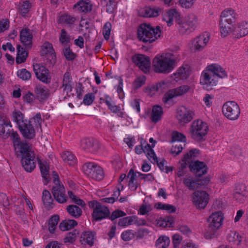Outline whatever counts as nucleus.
I'll use <instances>...</instances> for the list:
<instances>
[{"instance_id":"31","label":"nucleus","mask_w":248,"mask_h":248,"mask_svg":"<svg viewBox=\"0 0 248 248\" xmlns=\"http://www.w3.org/2000/svg\"><path fill=\"white\" fill-rule=\"evenodd\" d=\"M17 55L16 57V63L20 64L24 62L28 57V52L25 47H23L21 45H17Z\"/></svg>"},{"instance_id":"28","label":"nucleus","mask_w":248,"mask_h":248,"mask_svg":"<svg viewBox=\"0 0 248 248\" xmlns=\"http://www.w3.org/2000/svg\"><path fill=\"white\" fill-rule=\"evenodd\" d=\"M235 23H230L229 22H223L222 20H220V31L221 36L223 37L228 36L232 31H234V25Z\"/></svg>"},{"instance_id":"44","label":"nucleus","mask_w":248,"mask_h":248,"mask_svg":"<svg viewBox=\"0 0 248 248\" xmlns=\"http://www.w3.org/2000/svg\"><path fill=\"white\" fill-rule=\"evenodd\" d=\"M60 220V217L58 215H54L51 217L48 221V230L50 233H54L56 226Z\"/></svg>"},{"instance_id":"53","label":"nucleus","mask_w":248,"mask_h":248,"mask_svg":"<svg viewBox=\"0 0 248 248\" xmlns=\"http://www.w3.org/2000/svg\"><path fill=\"white\" fill-rule=\"evenodd\" d=\"M62 52L67 61H73L77 56V54L74 53L70 49V46H66L63 48Z\"/></svg>"},{"instance_id":"23","label":"nucleus","mask_w":248,"mask_h":248,"mask_svg":"<svg viewBox=\"0 0 248 248\" xmlns=\"http://www.w3.org/2000/svg\"><path fill=\"white\" fill-rule=\"evenodd\" d=\"M160 12L161 9L159 7L151 8L146 6L140 8L139 11V14L140 16L144 17H157Z\"/></svg>"},{"instance_id":"47","label":"nucleus","mask_w":248,"mask_h":248,"mask_svg":"<svg viewBox=\"0 0 248 248\" xmlns=\"http://www.w3.org/2000/svg\"><path fill=\"white\" fill-rule=\"evenodd\" d=\"M170 243V238L166 236H160L155 242V246L158 248H167Z\"/></svg>"},{"instance_id":"38","label":"nucleus","mask_w":248,"mask_h":248,"mask_svg":"<svg viewBox=\"0 0 248 248\" xmlns=\"http://www.w3.org/2000/svg\"><path fill=\"white\" fill-rule=\"evenodd\" d=\"M66 211L71 216L75 218H79L82 214V209L77 205H68L66 207Z\"/></svg>"},{"instance_id":"17","label":"nucleus","mask_w":248,"mask_h":248,"mask_svg":"<svg viewBox=\"0 0 248 248\" xmlns=\"http://www.w3.org/2000/svg\"><path fill=\"white\" fill-rule=\"evenodd\" d=\"M18 129L25 139L31 140L35 137V129L30 121H27L22 125H19Z\"/></svg>"},{"instance_id":"46","label":"nucleus","mask_w":248,"mask_h":248,"mask_svg":"<svg viewBox=\"0 0 248 248\" xmlns=\"http://www.w3.org/2000/svg\"><path fill=\"white\" fill-rule=\"evenodd\" d=\"M40 169L43 178L46 180L45 185H47L50 181V178L48 175L49 167L40 161Z\"/></svg>"},{"instance_id":"5","label":"nucleus","mask_w":248,"mask_h":248,"mask_svg":"<svg viewBox=\"0 0 248 248\" xmlns=\"http://www.w3.org/2000/svg\"><path fill=\"white\" fill-rule=\"evenodd\" d=\"M208 127L207 124L201 120H197L192 122L189 128L191 138L198 142L205 140Z\"/></svg>"},{"instance_id":"48","label":"nucleus","mask_w":248,"mask_h":248,"mask_svg":"<svg viewBox=\"0 0 248 248\" xmlns=\"http://www.w3.org/2000/svg\"><path fill=\"white\" fill-rule=\"evenodd\" d=\"M78 234V231L77 230L69 232L63 239L64 243L73 244L77 239Z\"/></svg>"},{"instance_id":"14","label":"nucleus","mask_w":248,"mask_h":248,"mask_svg":"<svg viewBox=\"0 0 248 248\" xmlns=\"http://www.w3.org/2000/svg\"><path fill=\"white\" fill-rule=\"evenodd\" d=\"M51 192L55 200L59 203H63L66 202L67 197L65 194V188L62 183L55 185L52 187Z\"/></svg>"},{"instance_id":"39","label":"nucleus","mask_w":248,"mask_h":248,"mask_svg":"<svg viewBox=\"0 0 248 248\" xmlns=\"http://www.w3.org/2000/svg\"><path fill=\"white\" fill-rule=\"evenodd\" d=\"M12 127V125L10 121H5L0 124V136L3 139H7L10 135L11 130L8 129L5 130L6 127Z\"/></svg>"},{"instance_id":"10","label":"nucleus","mask_w":248,"mask_h":248,"mask_svg":"<svg viewBox=\"0 0 248 248\" xmlns=\"http://www.w3.org/2000/svg\"><path fill=\"white\" fill-rule=\"evenodd\" d=\"M33 71L36 77L40 81L48 84L51 82V78L48 69L41 63H35L33 65Z\"/></svg>"},{"instance_id":"18","label":"nucleus","mask_w":248,"mask_h":248,"mask_svg":"<svg viewBox=\"0 0 248 248\" xmlns=\"http://www.w3.org/2000/svg\"><path fill=\"white\" fill-rule=\"evenodd\" d=\"M34 93L36 99L39 100L40 103H42L46 101L49 98L50 92L45 86L38 84L34 88Z\"/></svg>"},{"instance_id":"60","label":"nucleus","mask_w":248,"mask_h":248,"mask_svg":"<svg viewBox=\"0 0 248 248\" xmlns=\"http://www.w3.org/2000/svg\"><path fill=\"white\" fill-rule=\"evenodd\" d=\"M108 108L112 112L117 114L118 117L121 118L124 117V112L121 111L120 107L115 105L114 102L110 104L109 107H108Z\"/></svg>"},{"instance_id":"29","label":"nucleus","mask_w":248,"mask_h":248,"mask_svg":"<svg viewBox=\"0 0 248 248\" xmlns=\"http://www.w3.org/2000/svg\"><path fill=\"white\" fill-rule=\"evenodd\" d=\"M42 201L46 208L50 210L54 207V200L50 192L46 190H44L42 193Z\"/></svg>"},{"instance_id":"4","label":"nucleus","mask_w":248,"mask_h":248,"mask_svg":"<svg viewBox=\"0 0 248 248\" xmlns=\"http://www.w3.org/2000/svg\"><path fill=\"white\" fill-rule=\"evenodd\" d=\"M153 63L154 71L157 73H169L175 67V60L164 55L155 57Z\"/></svg>"},{"instance_id":"33","label":"nucleus","mask_w":248,"mask_h":248,"mask_svg":"<svg viewBox=\"0 0 248 248\" xmlns=\"http://www.w3.org/2000/svg\"><path fill=\"white\" fill-rule=\"evenodd\" d=\"M248 34V22H242L238 25L237 28L234 30L233 35L235 38H239Z\"/></svg>"},{"instance_id":"3","label":"nucleus","mask_w":248,"mask_h":248,"mask_svg":"<svg viewBox=\"0 0 248 248\" xmlns=\"http://www.w3.org/2000/svg\"><path fill=\"white\" fill-rule=\"evenodd\" d=\"M17 156H21V162L24 170L27 172L32 171L36 166L35 155L30 149L28 144H24L21 150L16 153Z\"/></svg>"},{"instance_id":"34","label":"nucleus","mask_w":248,"mask_h":248,"mask_svg":"<svg viewBox=\"0 0 248 248\" xmlns=\"http://www.w3.org/2000/svg\"><path fill=\"white\" fill-rule=\"evenodd\" d=\"M137 172L134 171L133 169H131L127 175V178H129V187L133 191H136L139 186H140V184L138 183L136 177Z\"/></svg>"},{"instance_id":"1","label":"nucleus","mask_w":248,"mask_h":248,"mask_svg":"<svg viewBox=\"0 0 248 248\" xmlns=\"http://www.w3.org/2000/svg\"><path fill=\"white\" fill-rule=\"evenodd\" d=\"M88 205L91 209H93L92 214L93 222L100 221L103 219L108 218L113 222V224H115L117 218L126 216L125 212L119 209L114 210L110 214L108 207L102 205L101 202L95 200L89 202Z\"/></svg>"},{"instance_id":"20","label":"nucleus","mask_w":248,"mask_h":248,"mask_svg":"<svg viewBox=\"0 0 248 248\" xmlns=\"http://www.w3.org/2000/svg\"><path fill=\"white\" fill-rule=\"evenodd\" d=\"M81 146L84 150H87L92 153H96L100 148L96 141L89 138H85L82 140Z\"/></svg>"},{"instance_id":"61","label":"nucleus","mask_w":248,"mask_h":248,"mask_svg":"<svg viewBox=\"0 0 248 248\" xmlns=\"http://www.w3.org/2000/svg\"><path fill=\"white\" fill-rule=\"evenodd\" d=\"M111 30V24L109 22H106L104 25L103 31L104 37L106 40H108L109 38Z\"/></svg>"},{"instance_id":"35","label":"nucleus","mask_w":248,"mask_h":248,"mask_svg":"<svg viewBox=\"0 0 248 248\" xmlns=\"http://www.w3.org/2000/svg\"><path fill=\"white\" fill-rule=\"evenodd\" d=\"M163 113V108L161 106L158 105L154 106L151 116L152 122L155 124L157 123L161 120Z\"/></svg>"},{"instance_id":"30","label":"nucleus","mask_w":248,"mask_h":248,"mask_svg":"<svg viewBox=\"0 0 248 248\" xmlns=\"http://www.w3.org/2000/svg\"><path fill=\"white\" fill-rule=\"evenodd\" d=\"M9 136L13 141V146L16 153L17 152L18 150H21L23 145L28 144L27 143L22 142L17 132L16 131H14L12 129L11 130L10 135Z\"/></svg>"},{"instance_id":"32","label":"nucleus","mask_w":248,"mask_h":248,"mask_svg":"<svg viewBox=\"0 0 248 248\" xmlns=\"http://www.w3.org/2000/svg\"><path fill=\"white\" fill-rule=\"evenodd\" d=\"M96 234L95 232L86 231L82 233L80 238V241L82 244L86 243L90 246H93L94 244V237Z\"/></svg>"},{"instance_id":"51","label":"nucleus","mask_w":248,"mask_h":248,"mask_svg":"<svg viewBox=\"0 0 248 248\" xmlns=\"http://www.w3.org/2000/svg\"><path fill=\"white\" fill-rule=\"evenodd\" d=\"M179 163L181 164V165L178 168L177 176L179 177H181L186 175L188 172V165L190 162H183L180 161Z\"/></svg>"},{"instance_id":"64","label":"nucleus","mask_w":248,"mask_h":248,"mask_svg":"<svg viewBox=\"0 0 248 248\" xmlns=\"http://www.w3.org/2000/svg\"><path fill=\"white\" fill-rule=\"evenodd\" d=\"M94 99V95L92 93H89L84 96L83 102L85 105L89 106L93 103Z\"/></svg>"},{"instance_id":"41","label":"nucleus","mask_w":248,"mask_h":248,"mask_svg":"<svg viewBox=\"0 0 248 248\" xmlns=\"http://www.w3.org/2000/svg\"><path fill=\"white\" fill-rule=\"evenodd\" d=\"M31 7V3L29 0L21 1L19 3L18 11L22 16H24L29 12Z\"/></svg>"},{"instance_id":"43","label":"nucleus","mask_w":248,"mask_h":248,"mask_svg":"<svg viewBox=\"0 0 248 248\" xmlns=\"http://www.w3.org/2000/svg\"><path fill=\"white\" fill-rule=\"evenodd\" d=\"M227 239L230 242L236 244L237 245L240 244L242 241V237L235 231H231L227 236Z\"/></svg>"},{"instance_id":"22","label":"nucleus","mask_w":248,"mask_h":248,"mask_svg":"<svg viewBox=\"0 0 248 248\" xmlns=\"http://www.w3.org/2000/svg\"><path fill=\"white\" fill-rule=\"evenodd\" d=\"M191 69L190 67L188 64L183 65L177 71V72L173 74L175 78L174 79L178 82L179 80L186 79L190 75Z\"/></svg>"},{"instance_id":"37","label":"nucleus","mask_w":248,"mask_h":248,"mask_svg":"<svg viewBox=\"0 0 248 248\" xmlns=\"http://www.w3.org/2000/svg\"><path fill=\"white\" fill-rule=\"evenodd\" d=\"M78 225V222L74 219H65L59 224V228L62 231L71 230Z\"/></svg>"},{"instance_id":"2","label":"nucleus","mask_w":248,"mask_h":248,"mask_svg":"<svg viewBox=\"0 0 248 248\" xmlns=\"http://www.w3.org/2000/svg\"><path fill=\"white\" fill-rule=\"evenodd\" d=\"M160 27H152L150 24H141L138 28L137 36L139 39L146 43L151 44L160 37Z\"/></svg>"},{"instance_id":"42","label":"nucleus","mask_w":248,"mask_h":248,"mask_svg":"<svg viewBox=\"0 0 248 248\" xmlns=\"http://www.w3.org/2000/svg\"><path fill=\"white\" fill-rule=\"evenodd\" d=\"M62 158L65 163H67L70 166L74 165L76 162V156L70 152L64 151L62 155Z\"/></svg>"},{"instance_id":"16","label":"nucleus","mask_w":248,"mask_h":248,"mask_svg":"<svg viewBox=\"0 0 248 248\" xmlns=\"http://www.w3.org/2000/svg\"><path fill=\"white\" fill-rule=\"evenodd\" d=\"M194 112L186 108L182 107L177 111V119L181 124H187L193 119Z\"/></svg>"},{"instance_id":"59","label":"nucleus","mask_w":248,"mask_h":248,"mask_svg":"<svg viewBox=\"0 0 248 248\" xmlns=\"http://www.w3.org/2000/svg\"><path fill=\"white\" fill-rule=\"evenodd\" d=\"M190 89L188 85H182L176 88L173 89L176 97L183 95L186 93Z\"/></svg>"},{"instance_id":"45","label":"nucleus","mask_w":248,"mask_h":248,"mask_svg":"<svg viewBox=\"0 0 248 248\" xmlns=\"http://www.w3.org/2000/svg\"><path fill=\"white\" fill-rule=\"evenodd\" d=\"M54 49L53 47L52 44L46 42L41 47V51L40 55L42 56H46L50 55L52 52H54Z\"/></svg>"},{"instance_id":"63","label":"nucleus","mask_w":248,"mask_h":248,"mask_svg":"<svg viewBox=\"0 0 248 248\" xmlns=\"http://www.w3.org/2000/svg\"><path fill=\"white\" fill-rule=\"evenodd\" d=\"M146 78L145 76L140 77L137 78L133 82V88L137 90L141 87L145 83Z\"/></svg>"},{"instance_id":"49","label":"nucleus","mask_w":248,"mask_h":248,"mask_svg":"<svg viewBox=\"0 0 248 248\" xmlns=\"http://www.w3.org/2000/svg\"><path fill=\"white\" fill-rule=\"evenodd\" d=\"M137 217L135 216H129L120 218L118 223V226L124 227L131 225Z\"/></svg>"},{"instance_id":"50","label":"nucleus","mask_w":248,"mask_h":248,"mask_svg":"<svg viewBox=\"0 0 248 248\" xmlns=\"http://www.w3.org/2000/svg\"><path fill=\"white\" fill-rule=\"evenodd\" d=\"M186 140V137L183 133L177 131L172 132L171 134V140L170 141V143H172L176 141L185 142Z\"/></svg>"},{"instance_id":"8","label":"nucleus","mask_w":248,"mask_h":248,"mask_svg":"<svg viewBox=\"0 0 248 248\" xmlns=\"http://www.w3.org/2000/svg\"><path fill=\"white\" fill-rule=\"evenodd\" d=\"M210 181V177L209 176H205L203 178H195V180L189 177L183 180V184L189 190H194L196 188H204Z\"/></svg>"},{"instance_id":"19","label":"nucleus","mask_w":248,"mask_h":248,"mask_svg":"<svg viewBox=\"0 0 248 248\" xmlns=\"http://www.w3.org/2000/svg\"><path fill=\"white\" fill-rule=\"evenodd\" d=\"M210 216L207 219L208 223L207 228L205 229L204 236L206 239H212L217 237L216 232L221 226L216 225V221L212 220Z\"/></svg>"},{"instance_id":"21","label":"nucleus","mask_w":248,"mask_h":248,"mask_svg":"<svg viewBox=\"0 0 248 248\" xmlns=\"http://www.w3.org/2000/svg\"><path fill=\"white\" fill-rule=\"evenodd\" d=\"M248 196L246 187L243 184H237L235 186L233 198L239 203L243 202Z\"/></svg>"},{"instance_id":"57","label":"nucleus","mask_w":248,"mask_h":248,"mask_svg":"<svg viewBox=\"0 0 248 248\" xmlns=\"http://www.w3.org/2000/svg\"><path fill=\"white\" fill-rule=\"evenodd\" d=\"M60 42L62 45L66 46V44L70 41V36L68 35L64 29L61 30V35L59 38Z\"/></svg>"},{"instance_id":"7","label":"nucleus","mask_w":248,"mask_h":248,"mask_svg":"<svg viewBox=\"0 0 248 248\" xmlns=\"http://www.w3.org/2000/svg\"><path fill=\"white\" fill-rule=\"evenodd\" d=\"M222 112L229 120H237L240 114V109L238 105L234 101L226 102L223 105Z\"/></svg>"},{"instance_id":"6","label":"nucleus","mask_w":248,"mask_h":248,"mask_svg":"<svg viewBox=\"0 0 248 248\" xmlns=\"http://www.w3.org/2000/svg\"><path fill=\"white\" fill-rule=\"evenodd\" d=\"M82 170L86 175L96 181H101L105 177L103 168L95 163H85L82 167Z\"/></svg>"},{"instance_id":"25","label":"nucleus","mask_w":248,"mask_h":248,"mask_svg":"<svg viewBox=\"0 0 248 248\" xmlns=\"http://www.w3.org/2000/svg\"><path fill=\"white\" fill-rule=\"evenodd\" d=\"M208 41V37L206 38L203 35H200L193 41L192 47L195 52L196 51H201L206 45Z\"/></svg>"},{"instance_id":"62","label":"nucleus","mask_w":248,"mask_h":248,"mask_svg":"<svg viewBox=\"0 0 248 248\" xmlns=\"http://www.w3.org/2000/svg\"><path fill=\"white\" fill-rule=\"evenodd\" d=\"M174 97H176V95H175L174 90H169L164 94L162 98V101L165 104H166L170 100Z\"/></svg>"},{"instance_id":"54","label":"nucleus","mask_w":248,"mask_h":248,"mask_svg":"<svg viewBox=\"0 0 248 248\" xmlns=\"http://www.w3.org/2000/svg\"><path fill=\"white\" fill-rule=\"evenodd\" d=\"M75 20L76 18L74 17L64 14L60 16L59 22L71 25L74 24Z\"/></svg>"},{"instance_id":"27","label":"nucleus","mask_w":248,"mask_h":248,"mask_svg":"<svg viewBox=\"0 0 248 248\" xmlns=\"http://www.w3.org/2000/svg\"><path fill=\"white\" fill-rule=\"evenodd\" d=\"M180 18V14L176 9H170L166 12L163 19L167 22L168 26H170L172 24L173 18L176 21Z\"/></svg>"},{"instance_id":"9","label":"nucleus","mask_w":248,"mask_h":248,"mask_svg":"<svg viewBox=\"0 0 248 248\" xmlns=\"http://www.w3.org/2000/svg\"><path fill=\"white\" fill-rule=\"evenodd\" d=\"M189 170L195 178H203V175L207 172L208 167L206 163L199 160L191 161L188 165Z\"/></svg>"},{"instance_id":"56","label":"nucleus","mask_w":248,"mask_h":248,"mask_svg":"<svg viewBox=\"0 0 248 248\" xmlns=\"http://www.w3.org/2000/svg\"><path fill=\"white\" fill-rule=\"evenodd\" d=\"M135 233L131 230H128L123 232L121 234L122 239L124 241H130L135 238Z\"/></svg>"},{"instance_id":"26","label":"nucleus","mask_w":248,"mask_h":248,"mask_svg":"<svg viewBox=\"0 0 248 248\" xmlns=\"http://www.w3.org/2000/svg\"><path fill=\"white\" fill-rule=\"evenodd\" d=\"M208 71L215 75L217 78H223L227 77V74L225 70L219 65L216 64H211L207 67Z\"/></svg>"},{"instance_id":"12","label":"nucleus","mask_w":248,"mask_h":248,"mask_svg":"<svg viewBox=\"0 0 248 248\" xmlns=\"http://www.w3.org/2000/svg\"><path fill=\"white\" fill-rule=\"evenodd\" d=\"M217 78L206 69L202 73L200 83L204 89L209 91L213 89V87L217 85Z\"/></svg>"},{"instance_id":"40","label":"nucleus","mask_w":248,"mask_h":248,"mask_svg":"<svg viewBox=\"0 0 248 248\" xmlns=\"http://www.w3.org/2000/svg\"><path fill=\"white\" fill-rule=\"evenodd\" d=\"M12 120L16 123L18 128L19 125H22L24 123L27 122V120H24V114L19 110H15L12 115Z\"/></svg>"},{"instance_id":"55","label":"nucleus","mask_w":248,"mask_h":248,"mask_svg":"<svg viewBox=\"0 0 248 248\" xmlns=\"http://www.w3.org/2000/svg\"><path fill=\"white\" fill-rule=\"evenodd\" d=\"M17 75L23 80H28L31 78V73L25 68L18 70Z\"/></svg>"},{"instance_id":"58","label":"nucleus","mask_w":248,"mask_h":248,"mask_svg":"<svg viewBox=\"0 0 248 248\" xmlns=\"http://www.w3.org/2000/svg\"><path fill=\"white\" fill-rule=\"evenodd\" d=\"M212 217V220L216 221V225L221 226L223 220V217L222 212H217L212 213L210 216Z\"/></svg>"},{"instance_id":"24","label":"nucleus","mask_w":248,"mask_h":248,"mask_svg":"<svg viewBox=\"0 0 248 248\" xmlns=\"http://www.w3.org/2000/svg\"><path fill=\"white\" fill-rule=\"evenodd\" d=\"M237 14L232 9L225 10L222 12L220 16V20L223 22H229L235 23L237 19Z\"/></svg>"},{"instance_id":"11","label":"nucleus","mask_w":248,"mask_h":248,"mask_svg":"<svg viewBox=\"0 0 248 248\" xmlns=\"http://www.w3.org/2000/svg\"><path fill=\"white\" fill-rule=\"evenodd\" d=\"M131 60L144 73L149 72L150 60L149 57L144 54H137L131 57Z\"/></svg>"},{"instance_id":"15","label":"nucleus","mask_w":248,"mask_h":248,"mask_svg":"<svg viewBox=\"0 0 248 248\" xmlns=\"http://www.w3.org/2000/svg\"><path fill=\"white\" fill-rule=\"evenodd\" d=\"M32 33L30 29L25 28L21 30L20 40L27 50L31 49L32 47Z\"/></svg>"},{"instance_id":"13","label":"nucleus","mask_w":248,"mask_h":248,"mask_svg":"<svg viewBox=\"0 0 248 248\" xmlns=\"http://www.w3.org/2000/svg\"><path fill=\"white\" fill-rule=\"evenodd\" d=\"M193 202L198 209H204L207 205L209 195L205 191L196 190L194 193Z\"/></svg>"},{"instance_id":"52","label":"nucleus","mask_w":248,"mask_h":248,"mask_svg":"<svg viewBox=\"0 0 248 248\" xmlns=\"http://www.w3.org/2000/svg\"><path fill=\"white\" fill-rule=\"evenodd\" d=\"M197 18L195 16L192 15L188 16V19L185 23L187 25L190 29V31H192L195 29L197 24Z\"/></svg>"},{"instance_id":"36","label":"nucleus","mask_w":248,"mask_h":248,"mask_svg":"<svg viewBox=\"0 0 248 248\" xmlns=\"http://www.w3.org/2000/svg\"><path fill=\"white\" fill-rule=\"evenodd\" d=\"M73 8L77 9L79 12L86 13L92 10V5L89 2L80 0L74 5Z\"/></svg>"}]
</instances>
